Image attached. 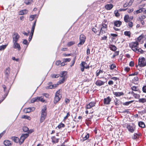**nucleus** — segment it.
<instances>
[{"instance_id":"nucleus-1","label":"nucleus","mask_w":146,"mask_h":146,"mask_svg":"<svg viewBox=\"0 0 146 146\" xmlns=\"http://www.w3.org/2000/svg\"><path fill=\"white\" fill-rule=\"evenodd\" d=\"M29 134L28 133H26L22 135L20 139H19V138L17 137H13L11 138L15 142L17 143H19L20 144H21L23 143L25 139L27 138Z\"/></svg>"},{"instance_id":"nucleus-2","label":"nucleus","mask_w":146,"mask_h":146,"mask_svg":"<svg viewBox=\"0 0 146 146\" xmlns=\"http://www.w3.org/2000/svg\"><path fill=\"white\" fill-rule=\"evenodd\" d=\"M139 43L137 41L132 42L130 44V47L132 50L138 53H143L144 51L141 48L138 47Z\"/></svg>"},{"instance_id":"nucleus-3","label":"nucleus","mask_w":146,"mask_h":146,"mask_svg":"<svg viewBox=\"0 0 146 146\" xmlns=\"http://www.w3.org/2000/svg\"><path fill=\"white\" fill-rule=\"evenodd\" d=\"M43 108L41 110V117L40 119V123H42L46 119L47 115L46 106H43Z\"/></svg>"},{"instance_id":"nucleus-4","label":"nucleus","mask_w":146,"mask_h":146,"mask_svg":"<svg viewBox=\"0 0 146 146\" xmlns=\"http://www.w3.org/2000/svg\"><path fill=\"white\" fill-rule=\"evenodd\" d=\"M66 72L64 71L62 72L60 76L62 78V79L59 80L58 82L59 84H61L64 82L66 78Z\"/></svg>"},{"instance_id":"nucleus-5","label":"nucleus","mask_w":146,"mask_h":146,"mask_svg":"<svg viewBox=\"0 0 146 146\" xmlns=\"http://www.w3.org/2000/svg\"><path fill=\"white\" fill-rule=\"evenodd\" d=\"M86 39V37L83 34H81L80 35V42L78 44V47H80L81 45L84 43Z\"/></svg>"},{"instance_id":"nucleus-6","label":"nucleus","mask_w":146,"mask_h":146,"mask_svg":"<svg viewBox=\"0 0 146 146\" xmlns=\"http://www.w3.org/2000/svg\"><path fill=\"white\" fill-rule=\"evenodd\" d=\"M138 60V65L140 67H143L146 65V61L144 58H139Z\"/></svg>"},{"instance_id":"nucleus-7","label":"nucleus","mask_w":146,"mask_h":146,"mask_svg":"<svg viewBox=\"0 0 146 146\" xmlns=\"http://www.w3.org/2000/svg\"><path fill=\"white\" fill-rule=\"evenodd\" d=\"M81 66L80 68L82 72H83L84 70V68H88L89 67V66L87 65V64L85 62H82L80 64Z\"/></svg>"},{"instance_id":"nucleus-8","label":"nucleus","mask_w":146,"mask_h":146,"mask_svg":"<svg viewBox=\"0 0 146 146\" xmlns=\"http://www.w3.org/2000/svg\"><path fill=\"white\" fill-rule=\"evenodd\" d=\"M36 20L35 21V22L34 23L32 28L31 33V35L30 36L29 38V41H31V40L32 36L33 35V33L34 32V29H35V27L36 25Z\"/></svg>"},{"instance_id":"nucleus-9","label":"nucleus","mask_w":146,"mask_h":146,"mask_svg":"<svg viewBox=\"0 0 146 146\" xmlns=\"http://www.w3.org/2000/svg\"><path fill=\"white\" fill-rule=\"evenodd\" d=\"M12 38L13 42H17L19 38V36L17 33H15L13 35Z\"/></svg>"},{"instance_id":"nucleus-10","label":"nucleus","mask_w":146,"mask_h":146,"mask_svg":"<svg viewBox=\"0 0 146 146\" xmlns=\"http://www.w3.org/2000/svg\"><path fill=\"white\" fill-rule=\"evenodd\" d=\"M61 91L59 90L56 92L55 97V100H60L62 97V96L60 94Z\"/></svg>"},{"instance_id":"nucleus-11","label":"nucleus","mask_w":146,"mask_h":146,"mask_svg":"<svg viewBox=\"0 0 146 146\" xmlns=\"http://www.w3.org/2000/svg\"><path fill=\"white\" fill-rule=\"evenodd\" d=\"M121 24V22L119 21H115L114 22V26L113 27L114 29L116 31H118L119 30V29L115 27H119Z\"/></svg>"},{"instance_id":"nucleus-12","label":"nucleus","mask_w":146,"mask_h":146,"mask_svg":"<svg viewBox=\"0 0 146 146\" xmlns=\"http://www.w3.org/2000/svg\"><path fill=\"white\" fill-rule=\"evenodd\" d=\"M127 128L129 132L133 133L135 129V127L134 125H127Z\"/></svg>"},{"instance_id":"nucleus-13","label":"nucleus","mask_w":146,"mask_h":146,"mask_svg":"<svg viewBox=\"0 0 146 146\" xmlns=\"http://www.w3.org/2000/svg\"><path fill=\"white\" fill-rule=\"evenodd\" d=\"M17 42H13V48H14L17 49L19 50H20L21 49V47L20 44L17 43Z\"/></svg>"},{"instance_id":"nucleus-14","label":"nucleus","mask_w":146,"mask_h":146,"mask_svg":"<svg viewBox=\"0 0 146 146\" xmlns=\"http://www.w3.org/2000/svg\"><path fill=\"white\" fill-rule=\"evenodd\" d=\"M3 87L4 89V91L5 92V94L3 97V100H4L7 95L9 91L8 90H7L6 87L5 85L3 86Z\"/></svg>"},{"instance_id":"nucleus-15","label":"nucleus","mask_w":146,"mask_h":146,"mask_svg":"<svg viewBox=\"0 0 146 146\" xmlns=\"http://www.w3.org/2000/svg\"><path fill=\"white\" fill-rule=\"evenodd\" d=\"M95 104V102L94 101L91 102L87 105L86 107V109H90L91 107L94 106Z\"/></svg>"},{"instance_id":"nucleus-16","label":"nucleus","mask_w":146,"mask_h":146,"mask_svg":"<svg viewBox=\"0 0 146 146\" xmlns=\"http://www.w3.org/2000/svg\"><path fill=\"white\" fill-rule=\"evenodd\" d=\"M104 82L100 80H97L95 83L96 85L98 86H100L104 84Z\"/></svg>"},{"instance_id":"nucleus-17","label":"nucleus","mask_w":146,"mask_h":146,"mask_svg":"<svg viewBox=\"0 0 146 146\" xmlns=\"http://www.w3.org/2000/svg\"><path fill=\"white\" fill-rule=\"evenodd\" d=\"M142 12H143L144 13V8L140 9L139 10L134 11V14H137Z\"/></svg>"},{"instance_id":"nucleus-18","label":"nucleus","mask_w":146,"mask_h":146,"mask_svg":"<svg viewBox=\"0 0 146 146\" xmlns=\"http://www.w3.org/2000/svg\"><path fill=\"white\" fill-rule=\"evenodd\" d=\"M113 7V5L111 4H107L105 6L106 9L108 10H110Z\"/></svg>"},{"instance_id":"nucleus-19","label":"nucleus","mask_w":146,"mask_h":146,"mask_svg":"<svg viewBox=\"0 0 146 146\" xmlns=\"http://www.w3.org/2000/svg\"><path fill=\"white\" fill-rule=\"evenodd\" d=\"M103 29H104V31H107V24L103 23L102 24V27L101 28V31H102Z\"/></svg>"},{"instance_id":"nucleus-20","label":"nucleus","mask_w":146,"mask_h":146,"mask_svg":"<svg viewBox=\"0 0 146 146\" xmlns=\"http://www.w3.org/2000/svg\"><path fill=\"white\" fill-rule=\"evenodd\" d=\"M124 21L126 23L129 21V17L128 15H125L124 17Z\"/></svg>"},{"instance_id":"nucleus-21","label":"nucleus","mask_w":146,"mask_h":146,"mask_svg":"<svg viewBox=\"0 0 146 146\" xmlns=\"http://www.w3.org/2000/svg\"><path fill=\"white\" fill-rule=\"evenodd\" d=\"M33 0H25L24 2L26 4L29 5L33 3Z\"/></svg>"},{"instance_id":"nucleus-22","label":"nucleus","mask_w":146,"mask_h":146,"mask_svg":"<svg viewBox=\"0 0 146 146\" xmlns=\"http://www.w3.org/2000/svg\"><path fill=\"white\" fill-rule=\"evenodd\" d=\"M21 118L22 119H28L29 120H30L31 119V118L30 116L25 115H22L21 116Z\"/></svg>"},{"instance_id":"nucleus-23","label":"nucleus","mask_w":146,"mask_h":146,"mask_svg":"<svg viewBox=\"0 0 146 146\" xmlns=\"http://www.w3.org/2000/svg\"><path fill=\"white\" fill-rule=\"evenodd\" d=\"M113 94L116 96H119L123 95V93L122 92H113Z\"/></svg>"},{"instance_id":"nucleus-24","label":"nucleus","mask_w":146,"mask_h":146,"mask_svg":"<svg viewBox=\"0 0 146 146\" xmlns=\"http://www.w3.org/2000/svg\"><path fill=\"white\" fill-rule=\"evenodd\" d=\"M59 84V83H58L57 84H55L54 85H50L47 86V88L49 89H52L54 88L57 86V85Z\"/></svg>"},{"instance_id":"nucleus-25","label":"nucleus","mask_w":146,"mask_h":146,"mask_svg":"<svg viewBox=\"0 0 146 146\" xmlns=\"http://www.w3.org/2000/svg\"><path fill=\"white\" fill-rule=\"evenodd\" d=\"M51 139L52 142L54 143H57L58 141V139L56 138L54 136L52 137Z\"/></svg>"},{"instance_id":"nucleus-26","label":"nucleus","mask_w":146,"mask_h":146,"mask_svg":"<svg viewBox=\"0 0 146 146\" xmlns=\"http://www.w3.org/2000/svg\"><path fill=\"white\" fill-rule=\"evenodd\" d=\"M138 125L140 127L142 128H144L145 126L144 123L142 121L139 122L138 123Z\"/></svg>"},{"instance_id":"nucleus-27","label":"nucleus","mask_w":146,"mask_h":146,"mask_svg":"<svg viewBox=\"0 0 146 146\" xmlns=\"http://www.w3.org/2000/svg\"><path fill=\"white\" fill-rule=\"evenodd\" d=\"M4 143L5 145L8 146H9L11 144V142L8 140L5 141Z\"/></svg>"},{"instance_id":"nucleus-28","label":"nucleus","mask_w":146,"mask_h":146,"mask_svg":"<svg viewBox=\"0 0 146 146\" xmlns=\"http://www.w3.org/2000/svg\"><path fill=\"white\" fill-rule=\"evenodd\" d=\"M28 12V11L27 10H24L21 11L20 12V14L22 15L25 14H27Z\"/></svg>"},{"instance_id":"nucleus-29","label":"nucleus","mask_w":146,"mask_h":146,"mask_svg":"<svg viewBox=\"0 0 146 146\" xmlns=\"http://www.w3.org/2000/svg\"><path fill=\"white\" fill-rule=\"evenodd\" d=\"M43 97L41 96L40 97H37L35 98L34 100H43Z\"/></svg>"},{"instance_id":"nucleus-30","label":"nucleus","mask_w":146,"mask_h":146,"mask_svg":"<svg viewBox=\"0 0 146 146\" xmlns=\"http://www.w3.org/2000/svg\"><path fill=\"white\" fill-rule=\"evenodd\" d=\"M110 49L113 51H115L116 50L117 48L115 46L113 45H111L110 46Z\"/></svg>"},{"instance_id":"nucleus-31","label":"nucleus","mask_w":146,"mask_h":146,"mask_svg":"<svg viewBox=\"0 0 146 146\" xmlns=\"http://www.w3.org/2000/svg\"><path fill=\"white\" fill-rule=\"evenodd\" d=\"M83 141H85L89 137V135L88 134H87L85 135H83Z\"/></svg>"},{"instance_id":"nucleus-32","label":"nucleus","mask_w":146,"mask_h":146,"mask_svg":"<svg viewBox=\"0 0 146 146\" xmlns=\"http://www.w3.org/2000/svg\"><path fill=\"white\" fill-rule=\"evenodd\" d=\"M124 35L125 36L130 37V36L131 32L129 31H125L124 32Z\"/></svg>"},{"instance_id":"nucleus-33","label":"nucleus","mask_w":146,"mask_h":146,"mask_svg":"<svg viewBox=\"0 0 146 146\" xmlns=\"http://www.w3.org/2000/svg\"><path fill=\"white\" fill-rule=\"evenodd\" d=\"M7 44L3 45L0 46V50H4L6 47Z\"/></svg>"},{"instance_id":"nucleus-34","label":"nucleus","mask_w":146,"mask_h":146,"mask_svg":"<svg viewBox=\"0 0 146 146\" xmlns=\"http://www.w3.org/2000/svg\"><path fill=\"white\" fill-rule=\"evenodd\" d=\"M36 16V15H31L30 16L29 18V20L30 21H32L33 20L34 18Z\"/></svg>"},{"instance_id":"nucleus-35","label":"nucleus","mask_w":146,"mask_h":146,"mask_svg":"<svg viewBox=\"0 0 146 146\" xmlns=\"http://www.w3.org/2000/svg\"><path fill=\"white\" fill-rule=\"evenodd\" d=\"M110 69L111 70H113L114 68L116 67V66L115 64H112L110 66Z\"/></svg>"},{"instance_id":"nucleus-36","label":"nucleus","mask_w":146,"mask_h":146,"mask_svg":"<svg viewBox=\"0 0 146 146\" xmlns=\"http://www.w3.org/2000/svg\"><path fill=\"white\" fill-rule=\"evenodd\" d=\"M75 44V42L74 41H70L68 42L67 45L68 46H70Z\"/></svg>"},{"instance_id":"nucleus-37","label":"nucleus","mask_w":146,"mask_h":146,"mask_svg":"<svg viewBox=\"0 0 146 146\" xmlns=\"http://www.w3.org/2000/svg\"><path fill=\"white\" fill-rule=\"evenodd\" d=\"M59 76L58 74H53L51 75V76L53 78H58Z\"/></svg>"},{"instance_id":"nucleus-38","label":"nucleus","mask_w":146,"mask_h":146,"mask_svg":"<svg viewBox=\"0 0 146 146\" xmlns=\"http://www.w3.org/2000/svg\"><path fill=\"white\" fill-rule=\"evenodd\" d=\"M103 72V71L101 70H100L98 71L97 70L96 72V76H99V75H100V74L101 73H102Z\"/></svg>"},{"instance_id":"nucleus-39","label":"nucleus","mask_w":146,"mask_h":146,"mask_svg":"<svg viewBox=\"0 0 146 146\" xmlns=\"http://www.w3.org/2000/svg\"><path fill=\"white\" fill-rule=\"evenodd\" d=\"M64 127V125L62 123L60 124L58 126V127L60 129L61 127Z\"/></svg>"},{"instance_id":"nucleus-40","label":"nucleus","mask_w":146,"mask_h":146,"mask_svg":"<svg viewBox=\"0 0 146 146\" xmlns=\"http://www.w3.org/2000/svg\"><path fill=\"white\" fill-rule=\"evenodd\" d=\"M133 101H129L128 102H126L125 103H123V105H124L127 106L133 102Z\"/></svg>"},{"instance_id":"nucleus-41","label":"nucleus","mask_w":146,"mask_h":146,"mask_svg":"<svg viewBox=\"0 0 146 146\" xmlns=\"http://www.w3.org/2000/svg\"><path fill=\"white\" fill-rule=\"evenodd\" d=\"M139 135H138L136 133H135L134 134L133 136V138L134 139H135L137 138V137Z\"/></svg>"},{"instance_id":"nucleus-42","label":"nucleus","mask_w":146,"mask_h":146,"mask_svg":"<svg viewBox=\"0 0 146 146\" xmlns=\"http://www.w3.org/2000/svg\"><path fill=\"white\" fill-rule=\"evenodd\" d=\"M71 60L70 58H66L63 59V60L66 63L67 62H70Z\"/></svg>"},{"instance_id":"nucleus-43","label":"nucleus","mask_w":146,"mask_h":146,"mask_svg":"<svg viewBox=\"0 0 146 146\" xmlns=\"http://www.w3.org/2000/svg\"><path fill=\"white\" fill-rule=\"evenodd\" d=\"M10 68L9 67L7 68L5 70V74H6L9 75V73Z\"/></svg>"},{"instance_id":"nucleus-44","label":"nucleus","mask_w":146,"mask_h":146,"mask_svg":"<svg viewBox=\"0 0 146 146\" xmlns=\"http://www.w3.org/2000/svg\"><path fill=\"white\" fill-rule=\"evenodd\" d=\"M114 13L115 16L116 17H118L119 16V13L118 11L117 10L115 11Z\"/></svg>"},{"instance_id":"nucleus-45","label":"nucleus","mask_w":146,"mask_h":146,"mask_svg":"<svg viewBox=\"0 0 146 146\" xmlns=\"http://www.w3.org/2000/svg\"><path fill=\"white\" fill-rule=\"evenodd\" d=\"M138 80V77L137 76H135L134 78L133 79V81L134 82H135L137 81Z\"/></svg>"},{"instance_id":"nucleus-46","label":"nucleus","mask_w":146,"mask_h":146,"mask_svg":"<svg viewBox=\"0 0 146 146\" xmlns=\"http://www.w3.org/2000/svg\"><path fill=\"white\" fill-rule=\"evenodd\" d=\"M131 89L133 91H136L137 90V88L135 86H133L131 87Z\"/></svg>"},{"instance_id":"nucleus-47","label":"nucleus","mask_w":146,"mask_h":146,"mask_svg":"<svg viewBox=\"0 0 146 146\" xmlns=\"http://www.w3.org/2000/svg\"><path fill=\"white\" fill-rule=\"evenodd\" d=\"M23 131L24 132H27L29 130V129H28V128H27V127H23Z\"/></svg>"},{"instance_id":"nucleus-48","label":"nucleus","mask_w":146,"mask_h":146,"mask_svg":"<svg viewBox=\"0 0 146 146\" xmlns=\"http://www.w3.org/2000/svg\"><path fill=\"white\" fill-rule=\"evenodd\" d=\"M128 25L130 27H131L133 26V23L132 22H129Z\"/></svg>"},{"instance_id":"nucleus-49","label":"nucleus","mask_w":146,"mask_h":146,"mask_svg":"<svg viewBox=\"0 0 146 146\" xmlns=\"http://www.w3.org/2000/svg\"><path fill=\"white\" fill-rule=\"evenodd\" d=\"M26 113H29L31 111V108H29L27 109H26Z\"/></svg>"},{"instance_id":"nucleus-50","label":"nucleus","mask_w":146,"mask_h":146,"mask_svg":"<svg viewBox=\"0 0 146 146\" xmlns=\"http://www.w3.org/2000/svg\"><path fill=\"white\" fill-rule=\"evenodd\" d=\"M23 43L24 44H26V45H28V42L27 40L26 39H24L23 42Z\"/></svg>"},{"instance_id":"nucleus-51","label":"nucleus","mask_w":146,"mask_h":146,"mask_svg":"<svg viewBox=\"0 0 146 146\" xmlns=\"http://www.w3.org/2000/svg\"><path fill=\"white\" fill-rule=\"evenodd\" d=\"M70 116V114L68 112L67 113L65 117H64V119L66 120V119H67L68 117Z\"/></svg>"},{"instance_id":"nucleus-52","label":"nucleus","mask_w":146,"mask_h":146,"mask_svg":"<svg viewBox=\"0 0 146 146\" xmlns=\"http://www.w3.org/2000/svg\"><path fill=\"white\" fill-rule=\"evenodd\" d=\"M102 31H101V30L100 31V35H102L103 34L105 33H106V31H104V29H103V30H102Z\"/></svg>"},{"instance_id":"nucleus-53","label":"nucleus","mask_w":146,"mask_h":146,"mask_svg":"<svg viewBox=\"0 0 146 146\" xmlns=\"http://www.w3.org/2000/svg\"><path fill=\"white\" fill-rule=\"evenodd\" d=\"M133 0H130L129 2H128L129 6L131 5L132 3H133Z\"/></svg>"},{"instance_id":"nucleus-54","label":"nucleus","mask_w":146,"mask_h":146,"mask_svg":"<svg viewBox=\"0 0 146 146\" xmlns=\"http://www.w3.org/2000/svg\"><path fill=\"white\" fill-rule=\"evenodd\" d=\"M110 101H104V104L105 105H108L110 104Z\"/></svg>"},{"instance_id":"nucleus-55","label":"nucleus","mask_w":146,"mask_h":146,"mask_svg":"<svg viewBox=\"0 0 146 146\" xmlns=\"http://www.w3.org/2000/svg\"><path fill=\"white\" fill-rule=\"evenodd\" d=\"M61 62V61L60 60H58L56 62V64L57 66L59 65L60 64V63Z\"/></svg>"},{"instance_id":"nucleus-56","label":"nucleus","mask_w":146,"mask_h":146,"mask_svg":"<svg viewBox=\"0 0 146 146\" xmlns=\"http://www.w3.org/2000/svg\"><path fill=\"white\" fill-rule=\"evenodd\" d=\"M143 36L141 35L139 36L138 38H137V40L139 42L142 39V38H143Z\"/></svg>"},{"instance_id":"nucleus-57","label":"nucleus","mask_w":146,"mask_h":146,"mask_svg":"<svg viewBox=\"0 0 146 146\" xmlns=\"http://www.w3.org/2000/svg\"><path fill=\"white\" fill-rule=\"evenodd\" d=\"M111 79H113L114 80H119V78L116 77H112L111 78Z\"/></svg>"},{"instance_id":"nucleus-58","label":"nucleus","mask_w":146,"mask_h":146,"mask_svg":"<svg viewBox=\"0 0 146 146\" xmlns=\"http://www.w3.org/2000/svg\"><path fill=\"white\" fill-rule=\"evenodd\" d=\"M133 11V8L129 9L127 10V12L129 13H131Z\"/></svg>"},{"instance_id":"nucleus-59","label":"nucleus","mask_w":146,"mask_h":146,"mask_svg":"<svg viewBox=\"0 0 146 146\" xmlns=\"http://www.w3.org/2000/svg\"><path fill=\"white\" fill-rule=\"evenodd\" d=\"M113 84V82L112 80H110L108 82V84L109 85H111Z\"/></svg>"},{"instance_id":"nucleus-60","label":"nucleus","mask_w":146,"mask_h":146,"mask_svg":"<svg viewBox=\"0 0 146 146\" xmlns=\"http://www.w3.org/2000/svg\"><path fill=\"white\" fill-rule=\"evenodd\" d=\"M142 90L144 92H146V86H143V87Z\"/></svg>"},{"instance_id":"nucleus-61","label":"nucleus","mask_w":146,"mask_h":146,"mask_svg":"<svg viewBox=\"0 0 146 146\" xmlns=\"http://www.w3.org/2000/svg\"><path fill=\"white\" fill-rule=\"evenodd\" d=\"M134 65V62L133 61H131L129 64V65L131 66H133Z\"/></svg>"},{"instance_id":"nucleus-62","label":"nucleus","mask_w":146,"mask_h":146,"mask_svg":"<svg viewBox=\"0 0 146 146\" xmlns=\"http://www.w3.org/2000/svg\"><path fill=\"white\" fill-rule=\"evenodd\" d=\"M92 31L93 32H94L95 33H97V31L95 28H92Z\"/></svg>"},{"instance_id":"nucleus-63","label":"nucleus","mask_w":146,"mask_h":146,"mask_svg":"<svg viewBox=\"0 0 146 146\" xmlns=\"http://www.w3.org/2000/svg\"><path fill=\"white\" fill-rule=\"evenodd\" d=\"M127 6H129L128 2H126L123 5V7H126Z\"/></svg>"},{"instance_id":"nucleus-64","label":"nucleus","mask_w":146,"mask_h":146,"mask_svg":"<svg viewBox=\"0 0 146 146\" xmlns=\"http://www.w3.org/2000/svg\"><path fill=\"white\" fill-rule=\"evenodd\" d=\"M129 68L128 67H126L125 68V70L127 72L129 71Z\"/></svg>"}]
</instances>
